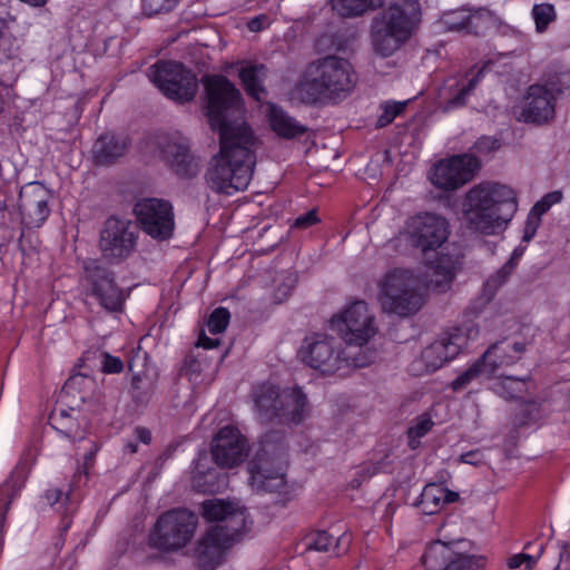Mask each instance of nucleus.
Returning a JSON list of instances; mask_svg holds the SVG:
<instances>
[{"mask_svg":"<svg viewBox=\"0 0 570 570\" xmlns=\"http://www.w3.org/2000/svg\"><path fill=\"white\" fill-rule=\"evenodd\" d=\"M207 116L219 132V151L210 159L205 178L216 193L233 195L248 187L254 168L256 138L242 119L244 106L239 90L223 76L204 79Z\"/></svg>","mask_w":570,"mask_h":570,"instance_id":"1","label":"nucleus"},{"mask_svg":"<svg viewBox=\"0 0 570 570\" xmlns=\"http://www.w3.org/2000/svg\"><path fill=\"white\" fill-rule=\"evenodd\" d=\"M465 220L470 230L494 235L508 226L518 210V197L511 187L484 180L465 193Z\"/></svg>","mask_w":570,"mask_h":570,"instance_id":"2","label":"nucleus"},{"mask_svg":"<svg viewBox=\"0 0 570 570\" xmlns=\"http://www.w3.org/2000/svg\"><path fill=\"white\" fill-rule=\"evenodd\" d=\"M355 82L356 77L348 61L327 57L306 68L291 95L294 100L314 104L348 94Z\"/></svg>","mask_w":570,"mask_h":570,"instance_id":"3","label":"nucleus"},{"mask_svg":"<svg viewBox=\"0 0 570 570\" xmlns=\"http://www.w3.org/2000/svg\"><path fill=\"white\" fill-rule=\"evenodd\" d=\"M421 21V8L415 0H394L373 27V46L381 56L394 53Z\"/></svg>","mask_w":570,"mask_h":570,"instance_id":"4","label":"nucleus"},{"mask_svg":"<svg viewBox=\"0 0 570 570\" xmlns=\"http://www.w3.org/2000/svg\"><path fill=\"white\" fill-rule=\"evenodd\" d=\"M298 356L301 361L324 375L344 373L346 370L366 366L371 361L364 355H355L352 347L340 348L336 340L325 333H314L303 341Z\"/></svg>","mask_w":570,"mask_h":570,"instance_id":"5","label":"nucleus"},{"mask_svg":"<svg viewBox=\"0 0 570 570\" xmlns=\"http://www.w3.org/2000/svg\"><path fill=\"white\" fill-rule=\"evenodd\" d=\"M428 285L413 272L395 268L387 272L379 282L376 299L384 312L407 316L421 308L423 288Z\"/></svg>","mask_w":570,"mask_h":570,"instance_id":"6","label":"nucleus"},{"mask_svg":"<svg viewBox=\"0 0 570 570\" xmlns=\"http://www.w3.org/2000/svg\"><path fill=\"white\" fill-rule=\"evenodd\" d=\"M253 397L255 410L262 420L277 416L287 424H298L309 412L306 396L298 387L279 392L274 384L264 383L255 389Z\"/></svg>","mask_w":570,"mask_h":570,"instance_id":"7","label":"nucleus"},{"mask_svg":"<svg viewBox=\"0 0 570 570\" xmlns=\"http://www.w3.org/2000/svg\"><path fill=\"white\" fill-rule=\"evenodd\" d=\"M332 330L337 332L350 345L362 346L377 333L375 316L367 303L355 301L332 316Z\"/></svg>","mask_w":570,"mask_h":570,"instance_id":"8","label":"nucleus"},{"mask_svg":"<svg viewBox=\"0 0 570 570\" xmlns=\"http://www.w3.org/2000/svg\"><path fill=\"white\" fill-rule=\"evenodd\" d=\"M196 525V515L187 510L166 512L150 533V544L161 550H178L190 541Z\"/></svg>","mask_w":570,"mask_h":570,"instance_id":"9","label":"nucleus"},{"mask_svg":"<svg viewBox=\"0 0 570 570\" xmlns=\"http://www.w3.org/2000/svg\"><path fill=\"white\" fill-rule=\"evenodd\" d=\"M149 79L164 95L174 100H190L197 91L195 75L177 62L154 65L149 70Z\"/></svg>","mask_w":570,"mask_h":570,"instance_id":"10","label":"nucleus"},{"mask_svg":"<svg viewBox=\"0 0 570 570\" xmlns=\"http://www.w3.org/2000/svg\"><path fill=\"white\" fill-rule=\"evenodd\" d=\"M136 218L144 229L153 238L165 239L174 230V215L171 206L164 200L147 198L135 206Z\"/></svg>","mask_w":570,"mask_h":570,"instance_id":"11","label":"nucleus"},{"mask_svg":"<svg viewBox=\"0 0 570 570\" xmlns=\"http://www.w3.org/2000/svg\"><path fill=\"white\" fill-rule=\"evenodd\" d=\"M448 224L443 218L422 214L409 219L402 235L411 245L428 250L441 246L448 238Z\"/></svg>","mask_w":570,"mask_h":570,"instance_id":"12","label":"nucleus"},{"mask_svg":"<svg viewBox=\"0 0 570 570\" xmlns=\"http://www.w3.org/2000/svg\"><path fill=\"white\" fill-rule=\"evenodd\" d=\"M450 534L445 525L443 539L428 546L421 559L425 570H463L462 539Z\"/></svg>","mask_w":570,"mask_h":570,"instance_id":"13","label":"nucleus"},{"mask_svg":"<svg viewBox=\"0 0 570 570\" xmlns=\"http://www.w3.org/2000/svg\"><path fill=\"white\" fill-rule=\"evenodd\" d=\"M238 537V533L226 532L222 525L210 528L200 539L196 549L199 567L204 570H214L220 566Z\"/></svg>","mask_w":570,"mask_h":570,"instance_id":"14","label":"nucleus"},{"mask_svg":"<svg viewBox=\"0 0 570 570\" xmlns=\"http://www.w3.org/2000/svg\"><path fill=\"white\" fill-rule=\"evenodd\" d=\"M250 484L256 491L287 493L286 462L272 456L258 458L249 466Z\"/></svg>","mask_w":570,"mask_h":570,"instance_id":"15","label":"nucleus"},{"mask_svg":"<svg viewBox=\"0 0 570 570\" xmlns=\"http://www.w3.org/2000/svg\"><path fill=\"white\" fill-rule=\"evenodd\" d=\"M212 454L219 466H235L242 463L248 454L247 440L237 428L225 426L213 440Z\"/></svg>","mask_w":570,"mask_h":570,"instance_id":"16","label":"nucleus"},{"mask_svg":"<svg viewBox=\"0 0 570 570\" xmlns=\"http://www.w3.org/2000/svg\"><path fill=\"white\" fill-rule=\"evenodd\" d=\"M556 97L540 83L531 85L522 101L520 121L534 125L550 122L556 116Z\"/></svg>","mask_w":570,"mask_h":570,"instance_id":"17","label":"nucleus"},{"mask_svg":"<svg viewBox=\"0 0 570 570\" xmlns=\"http://www.w3.org/2000/svg\"><path fill=\"white\" fill-rule=\"evenodd\" d=\"M135 247L130 222L111 217L106 220L100 235V248L106 257L125 258Z\"/></svg>","mask_w":570,"mask_h":570,"instance_id":"18","label":"nucleus"},{"mask_svg":"<svg viewBox=\"0 0 570 570\" xmlns=\"http://www.w3.org/2000/svg\"><path fill=\"white\" fill-rule=\"evenodd\" d=\"M49 191L39 184L32 183L20 191L19 210L22 224L28 228H39L49 216Z\"/></svg>","mask_w":570,"mask_h":570,"instance_id":"19","label":"nucleus"},{"mask_svg":"<svg viewBox=\"0 0 570 570\" xmlns=\"http://www.w3.org/2000/svg\"><path fill=\"white\" fill-rule=\"evenodd\" d=\"M85 282L91 293L98 297L100 304L109 311H118L121 308L126 295L114 283L110 274L96 263L86 266Z\"/></svg>","mask_w":570,"mask_h":570,"instance_id":"20","label":"nucleus"},{"mask_svg":"<svg viewBox=\"0 0 570 570\" xmlns=\"http://www.w3.org/2000/svg\"><path fill=\"white\" fill-rule=\"evenodd\" d=\"M203 517L210 522L224 521L226 532L238 534L246 531L250 523L243 507L222 499L206 500L203 503Z\"/></svg>","mask_w":570,"mask_h":570,"instance_id":"21","label":"nucleus"},{"mask_svg":"<svg viewBox=\"0 0 570 570\" xmlns=\"http://www.w3.org/2000/svg\"><path fill=\"white\" fill-rule=\"evenodd\" d=\"M518 361L519 356L512 355L507 347V341L497 342L483 353L481 358L465 370V383L480 375L490 377L499 367L512 365Z\"/></svg>","mask_w":570,"mask_h":570,"instance_id":"22","label":"nucleus"},{"mask_svg":"<svg viewBox=\"0 0 570 570\" xmlns=\"http://www.w3.org/2000/svg\"><path fill=\"white\" fill-rule=\"evenodd\" d=\"M430 181L443 190H453L463 184V156L455 155L439 160L430 170Z\"/></svg>","mask_w":570,"mask_h":570,"instance_id":"23","label":"nucleus"},{"mask_svg":"<svg viewBox=\"0 0 570 570\" xmlns=\"http://www.w3.org/2000/svg\"><path fill=\"white\" fill-rule=\"evenodd\" d=\"M460 493L450 490L442 482L426 484L420 495L416 507L426 515L442 511L448 504L459 501Z\"/></svg>","mask_w":570,"mask_h":570,"instance_id":"24","label":"nucleus"},{"mask_svg":"<svg viewBox=\"0 0 570 570\" xmlns=\"http://www.w3.org/2000/svg\"><path fill=\"white\" fill-rule=\"evenodd\" d=\"M164 158L181 176H191L198 170V160L190 154L185 138L177 137L164 148Z\"/></svg>","mask_w":570,"mask_h":570,"instance_id":"25","label":"nucleus"},{"mask_svg":"<svg viewBox=\"0 0 570 570\" xmlns=\"http://www.w3.org/2000/svg\"><path fill=\"white\" fill-rule=\"evenodd\" d=\"M461 352V337L459 334L443 337L422 352V361L426 371H435L445 362L454 358Z\"/></svg>","mask_w":570,"mask_h":570,"instance_id":"26","label":"nucleus"},{"mask_svg":"<svg viewBox=\"0 0 570 570\" xmlns=\"http://www.w3.org/2000/svg\"><path fill=\"white\" fill-rule=\"evenodd\" d=\"M235 67H237L238 76L247 94L256 100H261L265 92L263 82L266 77V69L264 65L243 61L227 65L225 70L228 71Z\"/></svg>","mask_w":570,"mask_h":570,"instance_id":"27","label":"nucleus"},{"mask_svg":"<svg viewBox=\"0 0 570 570\" xmlns=\"http://www.w3.org/2000/svg\"><path fill=\"white\" fill-rule=\"evenodd\" d=\"M78 412L72 410L68 413L63 410L55 412L51 416V424L53 429L67 440L73 442L82 440L86 433V423H81L78 420Z\"/></svg>","mask_w":570,"mask_h":570,"instance_id":"28","label":"nucleus"},{"mask_svg":"<svg viewBox=\"0 0 570 570\" xmlns=\"http://www.w3.org/2000/svg\"><path fill=\"white\" fill-rule=\"evenodd\" d=\"M264 108L269 126L276 135L292 138L303 131V128L298 124L275 105L267 104Z\"/></svg>","mask_w":570,"mask_h":570,"instance_id":"29","label":"nucleus"},{"mask_svg":"<svg viewBox=\"0 0 570 570\" xmlns=\"http://www.w3.org/2000/svg\"><path fill=\"white\" fill-rule=\"evenodd\" d=\"M344 543L347 546L350 543V535L343 533L340 539H335L332 534L326 531H312L304 535L302 539V544L304 550H314V551H330L337 550L338 546Z\"/></svg>","mask_w":570,"mask_h":570,"instance_id":"30","label":"nucleus"},{"mask_svg":"<svg viewBox=\"0 0 570 570\" xmlns=\"http://www.w3.org/2000/svg\"><path fill=\"white\" fill-rule=\"evenodd\" d=\"M127 148L124 139L108 134L101 136L94 146V153L99 161H110L121 156Z\"/></svg>","mask_w":570,"mask_h":570,"instance_id":"31","label":"nucleus"},{"mask_svg":"<svg viewBox=\"0 0 570 570\" xmlns=\"http://www.w3.org/2000/svg\"><path fill=\"white\" fill-rule=\"evenodd\" d=\"M465 11H469V16L465 17V32L484 36L494 26V17L488 9L472 11L465 8Z\"/></svg>","mask_w":570,"mask_h":570,"instance_id":"32","label":"nucleus"},{"mask_svg":"<svg viewBox=\"0 0 570 570\" xmlns=\"http://www.w3.org/2000/svg\"><path fill=\"white\" fill-rule=\"evenodd\" d=\"M27 478V468L17 466L10 479L0 489V522L4 519V511L10 501V497L17 493L23 485Z\"/></svg>","mask_w":570,"mask_h":570,"instance_id":"33","label":"nucleus"},{"mask_svg":"<svg viewBox=\"0 0 570 570\" xmlns=\"http://www.w3.org/2000/svg\"><path fill=\"white\" fill-rule=\"evenodd\" d=\"M207 461L206 455H199L196 460L194 466V485L204 492H215L219 490L220 485L214 482L216 474L210 469H207Z\"/></svg>","mask_w":570,"mask_h":570,"instance_id":"34","label":"nucleus"},{"mask_svg":"<svg viewBox=\"0 0 570 570\" xmlns=\"http://www.w3.org/2000/svg\"><path fill=\"white\" fill-rule=\"evenodd\" d=\"M513 273L514 271L504 264L500 269L487 278L480 297L482 305L488 304L494 297L497 292L508 282Z\"/></svg>","mask_w":570,"mask_h":570,"instance_id":"35","label":"nucleus"},{"mask_svg":"<svg viewBox=\"0 0 570 570\" xmlns=\"http://www.w3.org/2000/svg\"><path fill=\"white\" fill-rule=\"evenodd\" d=\"M383 0H332V7L341 16H356L375 8Z\"/></svg>","mask_w":570,"mask_h":570,"instance_id":"36","label":"nucleus"},{"mask_svg":"<svg viewBox=\"0 0 570 570\" xmlns=\"http://www.w3.org/2000/svg\"><path fill=\"white\" fill-rule=\"evenodd\" d=\"M551 95H562L570 90V71L567 69L552 70L547 75L543 85Z\"/></svg>","mask_w":570,"mask_h":570,"instance_id":"37","label":"nucleus"},{"mask_svg":"<svg viewBox=\"0 0 570 570\" xmlns=\"http://www.w3.org/2000/svg\"><path fill=\"white\" fill-rule=\"evenodd\" d=\"M531 14L539 33L547 31L549 24L557 19L556 9L551 3L534 4Z\"/></svg>","mask_w":570,"mask_h":570,"instance_id":"38","label":"nucleus"},{"mask_svg":"<svg viewBox=\"0 0 570 570\" xmlns=\"http://www.w3.org/2000/svg\"><path fill=\"white\" fill-rule=\"evenodd\" d=\"M440 96L448 101L446 109L460 106L463 97V86L460 79H449L441 89Z\"/></svg>","mask_w":570,"mask_h":570,"instance_id":"39","label":"nucleus"},{"mask_svg":"<svg viewBox=\"0 0 570 570\" xmlns=\"http://www.w3.org/2000/svg\"><path fill=\"white\" fill-rule=\"evenodd\" d=\"M501 147V141L498 138L490 136L480 137L470 150L482 159H490Z\"/></svg>","mask_w":570,"mask_h":570,"instance_id":"40","label":"nucleus"},{"mask_svg":"<svg viewBox=\"0 0 570 570\" xmlns=\"http://www.w3.org/2000/svg\"><path fill=\"white\" fill-rule=\"evenodd\" d=\"M499 386L505 397L517 399L521 397L527 391V380L515 376H504L501 379Z\"/></svg>","mask_w":570,"mask_h":570,"instance_id":"41","label":"nucleus"},{"mask_svg":"<svg viewBox=\"0 0 570 570\" xmlns=\"http://www.w3.org/2000/svg\"><path fill=\"white\" fill-rule=\"evenodd\" d=\"M432 426L433 422L429 416L422 415L417 417L409 429L410 446L415 449L420 443V439L423 438L432 429Z\"/></svg>","mask_w":570,"mask_h":570,"instance_id":"42","label":"nucleus"},{"mask_svg":"<svg viewBox=\"0 0 570 570\" xmlns=\"http://www.w3.org/2000/svg\"><path fill=\"white\" fill-rule=\"evenodd\" d=\"M296 285V276L292 273L284 274L277 281L273 299L276 303H282L287 299Z\"/></svg>","mask_w":570,"mask_h":570,"instance_id":"43","label":"nucleus"},{"mask_svg":"<svg viewBox=\"0 0 570 570\" xmlns=\"http://www.w3.org/2000/svg\"><path fill=\"white\" fill-rule=\"evenodd\" d=\"M229 312L224 307L216 308L209 316L207 330L210 334H222L229 323Z\"/></svg>","mask_w":570,"mask_h":570,"instance_id":"44","label":"nucleus"},{"mask_svg":"<svg viewBox=\"0 0 570 570\" xmlns=\"http://www.w3.org/2000/svg\"><path fill=\"white\" fill-rule=\"evenodd\" d=\"M562 200V193L554 190L546 194L540 200H538L531 208V213L538 215L540 218L544 215L553 205Z\"/></svg>","mask_w":570,"mask_h":570,"instance_id":"45","label":"nucleus"},{"mask_svg":"<svg viewBox=\"0 0 570 570\" xmlns=\"http://www.w3.org/2000/svg\"><path fill=\"white\" fill-rule=\"evenodd\" d=\"M464 570H485L488 566V556L475 553L473 544L469 543V549H465Z\"/></svg>","mask_w":570,"mask_h":570,"instance_id":"46","label":"nucleus"},{"mask_svg":"<svg viewBox=\"0 0 570 570\" xmlns=\"http://www.w3.org/2000/svg\"><path fill=\"white\" fill-rule=\"evenodd\" d=\"M180 0H141L142 10L146 14L153 16L174 9Z\"/></svg>","mask_w":570,"mask_h":570,"instance_id":"47","label":"nucleus"},{"mask_svg":"<svg viewBox=\"0 0 570 570\" xmlns=\"http://www.w3.org/2000/svg\"><path fill=\"white\" fill-rule=\"evenodd\" d=\"M482 166L481 157L476 156L471 150L465 153V184L471 181L479 174Z\"/></svg>","mask_w":570,"mask_h":570,"instance_id":"48","label":"nucleus"},{"mask_svg":"<svg viewBox=\"0 0 570 570\" xmlns=\"http://www.w3.org/2000/svg\"><path fill=\"white\" fill-rule=\"evenodd\" d=\"M432 269H433V274L436 276V278L431 279L430 283L434 287H441L443 284L450 283L453 278L454 272H453V267L450 265H446V266L438 265V266L433 267Z\"/></svg>","mask_w":570,"mask_h":570,"instance_id":"49","label":"nucleus"},{"mask_svg":"<svg viewBox=\"0 0 570 570\" xmlns=\"http://www.w3.org/2000/svg\"><path fill=\"white\" fill-rule=\"evenodd\" d=\"M396 509L397 505L393 501L383 499L376 504L375 511L380 519L389 524L396 512Z\"/></svg>","mask_w":570,"mask_h":570,"instance_id":"50","label":"nucleus"},{"mask_svg":"<svg viewBox=\"0 0 570 570\" xmlns=\"http://www.w3.org/2000/svg\"><path fill=\"white\" fill-rule=\"evenodd\" d=\"M535 563L537 558L527 553L514 554L507 560V566L509 569H518L522 564H525L528 570H532Z\"/></svg>","mask_w":570,"mask_h":570,"instance_id":"51","label":"nucleus"},{"mask_svg":"<svg viewBox=\"0 0 570 570\" xmlns=\"http://www.w3.org/2000/svg\"><path fill=\"white\" fill-rule=\"evenodd\" d=\"M540 225H541V218L538 215H534L530 212L527 217L525 225H524V230H523V236H522L523 242H530L534 237Z\"/></svg>","mask_w":570,"mask_h":570,"instance_id":"52","label":"nucleus"},{"mask_svg":"<svg viewBox=\"0 0 570 570\" xmlns=\"http://www.w3.org/2000/svg\"><path fill=\"white\" fill-rule=\"evenodd\" d=\"M404 109V104L393 102L387 104L384 109V115L380 118V124L383 126L394 119L395 116L401 114Z\"/></svg>","mask_w":570,"mask_h":570,"instance_id":"53","label":"nucleus"},{"mask_svg":"<svg viewBox=\"0 0 570 570\" xmlns=\"http://www.w3.org/2000/svg\"><path fill=\"white\" fill-rule=\"evenodd\" d=\"M122 362L119 357L105 354L102 360V368L107 373H119L122 371Z\"/></svg>","mask_w":570,"mask_h":570,"instance_id":"54","label":"nucleus"},{"mask_svg":"<svg viewBox=\"0 0 570 570\" xmlns=\"http://www.w3.org/2000/svg\"><path fill=\"white\" fill-rule=\"evenodd\" d=\"M13 18L0 17V48L4 46L11 38V23Z\"/></svg>","mask_w":570,"mask_h":570,"instance_id":"55","label":"nucleus"},{"mask_svg":"<svg viewBox=\"0 0 570 570\" xmlns=\"http://www.w3.org/2000/svg\"><path fill=\"white\" fill-rule=\"evenodd\" d=\"M318 222V217L315 210H311L299 217L295 220L296 227L306 228L309 227Z\"/></svg>","mask_w":570,"mask_h":570,"instance_id":"56","label":"nucleus"},{"mask_svg":"<svg viewBox=\"0 0 570 570\" xmlns=\"http://www.w3.org/2000/svg\"><path fill=\"white\" fill-rule=\"evenodd\" d=\"M570 546L568 543H562L561 552L559 558V563L557 564L554 570H570Z\"/></svg>","mask_w":570,"mask_h":570,"instance_id":"57","label":"nucleus"},{"mask_svg":"<svg viewBox=\"0 0 570 570\" xmlns=\"http://www.w3.org/2000/svg\"><path fill=\"white\" fill-rule=\"evenodd\" d=\"M46 499L50 504H56L59 502H62L65 504L66 502L72 500L69 494H63L60 490L57 489L49 490L46 493Z\"/></svg>","mask_w":570,"mask_h":570,"instance_id":"58","label":"nucleus"},{"mask_svg":"<svg viewBox=\"0 0 570 570\" xmlns=\"http://www.w3.org/2000/svg\"><path fill=\"white\" fill-rule=\"evenodd\" d=\"M268 24H269L268 18L266 16H259V17L252 19L248 22V29L253 32H257V31H261L262 29H264L265 27H267Z\"/></svg>","mask_w":570,"mask_h":570,"instance_id":"59","label":"nucleus"},{"mask_svg":"<svg viewBox=\"0 0 570 570\" xmlns=\"http://www.w3.org/2000/svg\"><path fill=\"white\" fill-rule=\"evenodd\" d=\"M219 343L218 338H210L205 333L200 334L197 341V345L206 350L215 348Z\"/></svg>","mask_w":570,"mask_h":570,"instance_id":"60","label":"nucleus"},{"mask_svg":"<svg viewBox=\"0 0 570 570\" xmlns=\"http://www.w3.org/2000/svg\"><path fill=\"white\" fill-rule=\"evenodd\" d=\"M483 461V455L479 451L465 452V464L478 465Z\"/></svg>","mask_w":570,"mask_h":570,"instance_id":"61","label":"nucleus"},{"mask_svg":"<svg viewBox=\"0 0 570 570\" xmlns=\"http://www.w3.org/2000/svg\"><path fill=\"white\" fill-rule=\"evenodd\" d=\"M523 254V249L522 248H515L510 258L508 259V262L505 263L507 266H510L511 269L515 271L518 264H519V259L520 257L522 256Z\"/></svg>","mask_w":570,"mask_h":570,"instance_id":"62","label":"nucleus"},{"mask_svg":"<svg viewBox=\"0 0 570 570\" xmlns=\"http://www.w3.org/2000/svg\"><path fill=\"white\" fill-rule=\"evenodd\" d=\"M507 347L512 352V355H518L519 357L525 351V344L522 342H515L513 344L507 342Z\"/></svg>","mask_w":570,"mask_h":570,"instance_id":"63","label":"nucleus"},{"mask_svg":"<svg viewBox=\"0 0 570 570\" xmlns=\"http://www.w3.org/2000/svg\"><path fill=\"white\" fill-rule=\"evenodd\" d=\"M484 69H485V66H483L482 68H480V69L478 70V72H476V75H475L473 78H471V79L469 80L468 86H465V95H466L469 91H471V90H473V89L475 88V86H476V83H478V81H479L480 77L483 75Z\"/></svg>","mask_w":570,"mask_h":570,"instance_id":"64","label":"nucleus"}]
</instances>
